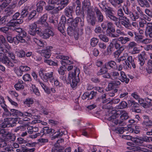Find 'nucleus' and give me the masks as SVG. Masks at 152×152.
Listing matches in <instances>:
<instances>
[{
	"instance_id": "nucleus-1",
	"label": "nucleus",
	"mask_w": 152,
	"mask_h": 152,
	"mask_svg": "<svg viewBox=\"0 0 152 152\" xmlns=\"http://www.w3.org/2000/svg\"><path fill=\"white\" fill-rule=\"evenodd\" d=\"M74 72L69 75V79L70 82L71 87L72 88H74L77 86L80 80L78 77L80 73V69L79 68L74 67Z\"/></svg>"
},
{
	"instance_id": "nucleus-2",
	"label": "nucleus",
	"mask_w": 152,
	"mask_h": 152,
	"mask_svg": "<svg viewBox=\"0 0 152 152\" xmlns=\"http://www.w3.org/2000/svg\"><path fill=\"white\" fill-rule=\"evenodd\" d=\"M40 76L44 81L47 82L49 80L52 82L54 79L53 72L45 69H41L39 72Z\"/></svg>"
},
{
	"instance_id": "nucleus-3",
	"label": "nucleus",
	"mask_w": 152,
	"mask_h": 152,
	"mask_svg": "<svg viewBox=\"0 0 152 152\" xmlns=\"http://www.w3.org/2000/svg\"><path fill=\"white\" fill-rule=\"evenodd\" d=\"M113 23L110 21L107 22V28L106 32L107 36L111 38H117L119 37V35L115 34L113 33L115 31V28L113 27Z\"/></svg>"
},
{
	"instance_id": "nucleus-4",
	"label": "nucleus",
	"mask_w": 152,
	"mask_h": 152,
	"mask_svg": "<svg viewBox=\"0 0 152 152\" xmlns=\"http://www.w3.org/2000/svg\"><path fill=\"white\" fill-rule=\"evenodd\" d=\"M12 118H6L4 119V122L0 125V134H1L2 137H5L8 132L4 129L5 128L9 127L8 125L12 126L11 124H9V119H12Z\"/></svg>"
},
{
	"instance_id": "nucleus-5",
	"label": "nucleus",
	"mask_w": 152,
	"mask_h": 152,
	"mask_svg": "<svg viewBox=\"0 0 152 152\" xmlns=\"http://www.w3.org/2000/svg\"><path fill=\"white\" fill-rule=\"evenodd\" d=\"M118 116L115 114L114 115H112L110 117H109L107 120L110 121L112 122L113 125H118L119 126H123L124 125V121L121 119H118L116 118Z\"/></svg>"
},
{
	"instance_id": "nucleus-6",
	"label": "nucleus",
	"mask_w": 152,
	"mask_h": 152,
	"mask_svg": "<svg viewBox=\"0 0 152 152\" xmlns=\"http://www.w3.org/2000/svg\"><path fill=\"white\" fill-rule=\"evenodd\" d=\"M138 62L140 66V69L142 70L143 69V66L147 58L146 55L144 51H143L138 55Z\"/></svg>"
},
{
	"instance_id": "nucleus-7",
	"label": "nucleus",
	"mask_w": 152,
	"mask_h": 152,
	"mask_svg": "<svg viewBox=\"0 0 152 152\" xmlns=\"http://www.w3.org/2000/svg\"><path fill=\"white\" fill-rule=\"evenodd\" d=\"M4 53L3 52H0V61L5 64L9 68L13 67L14 66L13 63L7 56H3Z\"/></svg>"
},
{
	"instance_id": "nucleus-8",
	"label": "nucleus",
	"mask_w": 152,
	"mask_h": 152,
	"mask_svg": "<svg viewBox=\"0 0 152 152\" xmlns=\"http://www.w3.org/2000/svg\"><path fill=\"white\" fill-rule=\"evenodd\" d=\"M57 58H59L62 59L61 61V63L62 65L65 66L66 64H71L73 63V62L69 60V57L66 56L61 55L59 54L56 56Z\"/></svg>"
},
{
	"instance_id": "nucleus-9",
	"label": "nucleus",
	"mask_w": 152,
	"mask_h": 152,
	"mask_svg": "<svg viewBox=\"0 0 152 152\" xmlns=\"http://www.w3.org/2000/svg\"><path fill=\"white\" fill-rule=\"evenodd\" d=\"M37 32L39 34V36L45 39L48 38L50 36H53L54 35L53 31L49 29H46L43 33L41 32L40 30V32L37 31Z\"/></svg>"
},
{
	"instance_id": "nucleus-10",
	"label": "nucleus",
	"mask_w": 152,
	"mask_h": 152,
	"mask_svg": "<svg viewBox=\"0 0 152 152\" xmlns=\"http://www.w3.org/2000/svg\"><path fill=\"white\" fill-rule=\"evenodd\" d=\"M5 11H8L6 13L7 15L2 18L0 16V25H4L6 22L7 16H10L12 15L15 12L12 9H9V8H7L5 10Z\"/></svg>"
},
{
	"instance_id": "nucleus-11",
	"label": "nucleus",
	"mask_w": 152,
	"mask_h": 152,
	"mask_svg": "<svg viewBox=\"0 0 152 152\" xmlns=\"http://www.w3.org/2000/svg\"><path fill=\"white\" fill-rule=\"evenodd\" d=\"M53 48L52 46H48L41 50L40 53L45 58H48L51 56L50 51Z\"/></svg>"
},
{
	"instance_id": "nucleus-12",
	"label": "nucleus",
	"mask_w": 152,
	"mask_h": 152,
	"mask_svg": "<svg viewBox=\"0 0 152 152\" xmlns=\"http://www.w3.org/2000/svg\"><path fill=\"white\" fill-rule=\"evenodd\" d=\"M69 2V0H53L51 2L53 4L60 5L59 6L62 7V9L68 4Z\"/></svg>"
},
{
	"instance_id": "nucleus-13",
	"label": "nucleus",
	"mask_w": 152,
	"mask_h": 152,
	"mask_svg": "<svg viewBox=\"0 0 152 152\" xmlns=\"http://www.w3.org/2000/svg\"><path fill=\"white\" fill-rule=\"evenodd\" d=\"M127 60L128 62H126V61H125V62L126 65L128 68L131 69V66H132L134 69H135L136 68V59H135L133 58V57L132 56H129L127 57Z\"/></svg>"
},
{
	"instance_id": "nucleus-14",
	"label": "nucleus",
	"mask_w": 152,
	"mask_h": 152,
	"mask_svg": "<svg viewBox=\"0 0 152 152\" xmlns=\"http://www.w3.org/2000/svg\"><path fill=\"white\" fill-rule=\"evenodd\" d=\"M96 94V92L93 91L90 92H86L84 93L82 96V98L83 100L87 99L88 100L94 98Z\"/></svg>"
},
{
	"instance_id": "nucleus-15",
	"label": "nucleus",
	"mask_w": 152,
	"mask_h": 152,
	"mask_svg": "<svg viewBox=\"0 0 152 152\" xmlns=\"http://www.w3.org/2000/svg\"><path fill=\"white\" fill-rule=\"evenodd\" d=\"M66 19L65 16H62L60 22L59 23L58 26V30L61 33L64 32L65 26L66 24Z\"/></svg>"
},
{
	"instance_id": "nucleus-16",
	"label": "nucleus",
	"mask_w": 152,
	"mask_h": 152,
	"mask_svg": "<svg viewBox=\"0 0 152 152\" xmlns=\"http://www.w3.org/2000/svg\"><path fill=\"white\" fill-rule=\"evenodd\" d=\"M33 42H35L38 45V48L39 49H44L48 46L47 45L46 43L40 40H39L37 38H33Z\"/></svg>"
},
{
	"instance_id": "nucleus-17",
	"label": "nucleus",
	"mask_w": 152,
	"mask_h": 152,
	"mask_svg": "<svg viewBox=\"0 0 152 152\" xmlns=\"http://www.w3.org/2000/svg\"><path fill=\"white\" fill-rule=\"evenodd\" d=\"M48 15L46 14H44L41 18L37 21V23L41 25L42 26L45 27L48 26V24L46 22L48 18Z\"/></svg>"
},
{
	"instance_id": "nucleus-18",
	"label": "nucleus",
	"mask_w": 152,
	"mask_h": 152,
	"mask_svg": "<svg viewBox=\"0 0 152 152\" xmlns=\"http://www.w3.org/2000/svg\"><path fill=\"white\" fill-rule=\"evenodd\" d=\"M94 10L96 14L97 21L98 23H101L103 21L104 16L100 10L96 7L94 8Z\"/></svg>"
},
{
	"instance_id": "nucleus-19",
	"label": "nucleus",
	"mask_w": 152,
	"mask_h": 152,
	"mask_svg": "<svg viewBox=\"0 0 152 152\" xmlns=\"http://www.w3.org/2000/svg\"><path fill=\"white\" fill-rule=\"evenodd\" d=\"M120 23L123 26H124L126 28H128L129 27L130 20L126 16H124L119 19Z\"/></svg>"
},
{
	"instance_id": "nucleus-20",
	"label": "nucleus",
	"mask_w": 152,
	"mask_h": 152,
	"mask_svg": "<svg viewBox=\"0 0 152 152\" xmlns=\"http://www.w3.org/2000/svg\"><path fill=\"white\" fill-rule=\"evenodd\" d=\"M66 70V68L64 65L61 66L58 70V73L61 75L60 77V78L64 81L66 80V75H65V71Z\"/></svg>"
},
{
	"instance_id": "nucleus-21",
	"label": "nucleus",
	"mask_w": 152,
	"mask_h": 152,
	"mask_svg": "<svg viewBox=\"0 0 152 152\" xmlns=\"http://www.w3.org/2000/svg\"><path fill=\"white\" fill-rule=\"evenodd\" d=\"M142 125L144 127V130L147 131L148 130V128L152 127V120H144L142 123Z\"/></svg>"
},
{
	"instance_id": "nucleus-22",
	"label": "nucleus",
	"mask_w": 152,
	"mask_h": 152,
	"mask_svg": "<svg viewBox=\"0 0 152 152\" xmlns=\"http://www.w3.org/2000/svg\"><path fill=\"white\" fill-rule=\"evenodd\" d=\"M116 115L118 116V115H121L120 119L124 120L128 119L129 116L128 113L125 111L123 110H118L116 112Z\"/></svg>"
},
{
	"instance_id": "nucleus-23",
	"label": "nucleus",
	"mask_w": 152,
	"mask_h": 152,
	"mask_svg": "<svg viewBox=\"0 0 152 152\" xmlns=\"http://www.w3.org/2000/svg\"><path fill=\"white\" fill-rule=\"evenodd\" d=\"M55 131L54 129L50 128L48 127H43L42 130L41 131V133H43V134L41 136H43L44 135H46V134H51L54 132Z\"/></svg>"
},
{
	"instance_id": "nucleus-24",
	"label": "nucleus",
	"mask_w": 152,
	"mask_h": 152,
	"mask_svg": "<svg viewBox=\"0 0 152 152\" xmlns=\"http://www.w3.org/2000/svg\"><path fill=\"white\" fill-rule=\"evenodd\" d=\"M107 69H116L117 68L116 64L114 61H111L106 62L104 64Z\"/></svg>"
},
{
	"instance_id": "nucleus-25",
	"label": "nucleus",
	"mask_w": 152,
	"mask_h": 152,
	"mask_svg": "<svg viewBox=\"0 0 152 152\" xmlns=\"http://www.w3.org/2000/svg\"><path fill=\"white\" fill-rule=\"evenodd\" d=\"M80 20V18L78 17H76L74 19H73V17H72L69 18L68 19V20L71 23L72 26H73L74 27H76L77 26L78 23L79 22Z\"/></svg>"
},
{
	"instance_id": "nucleus-26",
	"label": "nucleus",
	"mask_w": 152,
	"mask_h": 152,
	"mask_svg": "<svg viewBox=\"0 0 152 152\" xmlns=\"http://www.w3.org/2000/svg\"><path fill=\"white\" fill-rule=\"evenodd\" d=\"M114 49V45L113 43L111 42L107 47V50L104 51V56H107L111 55Z\"/></svg>"
},
{
	"instance_id": "nucleus-27",
	"label": "nucleus",
	"mask_w": 152,
	"mask_h": 152,
	"mask_svg": "<svg viewBox=\"0 0 152 152\" xmlns=\"http://www.w3.org/2000/svg\"><path fill=\"white\" fill-rule=\"evenodd\" d=\"M23 20L21 19V20H18L15 21L11 20L8 23V26L9 27H16L17 25L19 24H21L23 22Z\"/></svg>"
},
{
	"instance_id": "nucleus-28",
	"label": "nucleus",
	"mask_w": 152,
	"mask_h": 152,
	"mask_svg": "<svg viewBox=\"0 0 152 152\" xmlns=\"http://www.w3.org/2000/svg\"><path fill=\"white\" fill-rule=\"evenodd\" d=\"M37 82L40 85L46 93L48 94H50V91L49 88L39 79H38L37 80Z\"/></svg>"
},
{
	"instance_id": "nucleus-29",
	"label": "nucleus",
	"mask_w": 152,
	"mask_h": 152,
	"mask_svg": "<svg viewBox=\"0 0 152 152\" xmlns=\"http://www.w3.org/2000/svg\"><path fill=\"white\" fill-rule=\"evenodd\" d=\"M139 5L142 7L149 8L150 4L147 0H137Z\"/></svg>"
},
{
	"instance_id": "nucleus-30",
	"label": "nucleus",
	"mask_w": 152,
	"mask_h": 152,
	"mask_svg": "<svg viewBox=\"0 0 152 152\" xmlns=\"http://www.w3.org/2000/svg\"><path fill=\"white\" fill-rule=\"evenodd\" d=\"M82 8L83 10H86L91 8V3L89 0H84L82 2Z\"/></svg>"
},
{
	"instance_id": "nucleus-31",
	"label": "nucleus",
	"mask_w": 152,
	"mask_h": 152,
	"mask_svg": "<svg viewBox=\"0 0 152 152\" xmlns=\"http://www.w3.org/2000/svg\"><path fill=\"white\" fill-rule=\"evenodd\" d=\"M73 12V9L72 7H69L68 8H66L65 10V15L69 18L72 17V14Z\"/></svg>"
},
{
	"instance_id": "nucleus-32",
	"label": "nucleus",
	"mask_w": 152,
	"mask_h": 152,
	"mask_svg": "<svg viewBox=\"0 0 152 152\" xmlns=\"http://www.w3.org/2000/svg\"><path fill=\"white\" fill-rule=\"evenodd\" d=\"M16 56L19 58H23L26 56V53L23 50H17L15 51Z\"/></svg>"
},
{
	"instance_id": "nucleus-33",
	"label": "nucleus",
	"mask_w": 152,
	"mask_h": 152,
	"mask_svg": "<svg viewBox=\"0 0 152 152\" xmlns=\"http://www.w3.org/2000/svg\"><path fill=\"white\" fill-rule=\"evenodd\" d=\"M23 38L19 35L16 36L15 37H14V40L15 44L18 45L20 42L22 43L25 42L26 40Z\"/></svg>"
},
{
	"instance_id": "nucleus-34",
	"label": "nucleus",
	"mask_w": 152,
	"mask_h": 152,
	"mask_svg": "<svg viewBox=\"0 0 152 152\" xmlns=\"http://www.w3.org/2000/svg\"><path fill=\"white\" fill-rule=\"evenodd\" d=\"M120 74L121 78L120 79L122 82H125L126 83H128L129 81V79L127 78V76L124 72H120Z\"/></svg>"
},
{
	"instance_id": "nucleus-35",
	"label": "nucleus",
	"mask_w": 152,
	"mask_h": 152,
	"mask_svg": "<svg viewBox=\"0 0 152 152\" xmlns=\"http://www.w3.org/2000/svg\"><path fill=\"white\" fill-rule=\"evenodd\" d=\"M107 18L110 19V20L115 22V24L117 27L119 28L120 22H117L118 19L114 15V13L109 16Z\"/></svg>"
},
{
	"instance_id": "nucleus-36",
	"label": "nucleus",
	"mask_w": 152,
	"mask_h": 152,
	"mask_svg": "<svg viewBox=\"0 0 152 152\" xmlns=\"http://www.w3.org/2000/svg\"><path fill=\"white\" fill-rule=\"evenodd\" d=\"M132 141L135 143L141 146L143 142V139L142 137H134L132 139Z\"/></svg>"
},
{
	"instance_id": "nucleus-37",
	"label": "nucleus",
	"mask_w": 152,
	"mask_h": 152,
	"mask_svg": "<svg viewBox=\"0 0 152 152\" xmlns=\"http://www.w3.org/2000/svg\"><path fill=\"white\" fill-rule=\"evenodd\" d=\"M23 81L21 80H19L17 83L15 85V87L16 89L19 90L23 89L24 88V86L23 85Z\"/></svg>"
},
{
	"instance_id": "nucleus-38",
	"label": "nucleus",
	"mask_w": 152,
	"mask_h": 152,
	"mask_svg": "<svg viewBox=\"0 0 152 152\" xmlns=\"http://www.w3.org/2000/svg\"><path fill=\"white\" fill-rule=\"evenodd\" d=\"M46 3L43 1H40L37 4V10L38 12H41L43 10L42 7L45 5Z\"/></svg>"
},
{
	"instance_id": "nucleus-39",
	"label": "nucleus",
	"mask_w": 152,
	"mask_h": 152,
	"mask_svg": "<svg viewBox=\"0 0 152 152\" xmlns=\"http://www.w3.org/2000/svg\"><path fill=\"white\" fill-rule=\"evenodd\" d=\"M118 40L122 44H125L127 42L129 41L130 39L129 38L126 37H121L118 38Z\"/></svg>"
},
{
	"instance_id": "nucleus-40",
	"label": "nucleus",
	"mask_w": 152,
	"mask_h": 152,
	"mask_svg": "<svg viewBox=\"0 0 152 152\" xmlns=\"http://www.w3.org/2000/svg\"><path fill=\"white\" fill-rule=\"evenodd\" d=\"M4 110V112L3 113L2 116L4 117H10L11 116V111H10L7 108V106L3 107L2 108Z\"/></svg>"
},
{
	"instance_id": "nucleus-41",
	"label": "nucleus",
	"mask_w": 152,
	"mask_h": 152,
	"mask_svg": "<svg viewBox=\"0 0 152 152\" xmlns=\"http://www.w3.org/2000/svg\"><path fill=\"white\" fill-rule=\"evenodd\" d=\"M103 11L105 12V15L107 18L112 14H113L114 13L113 12V10L112 8L109 7H108V8H104V10Z\"/></svg>"
},
{
	"instance_id": "nucleus-42",
	"label": "nucleus",
	"mask_w": 152,
	"mask_h": 152,
	"mask_svg": "<svg viewBox=\"0 0 152 152\" xmlns=\"http://www.w3.org/2000/svg\"><path fill=\"white\" fill-rule=\"evenodd\" d=\"M107 69L105 66V65H104L97 72V75H100L107 73L108 72V70H107Z\"/></svg>"
},
{
	"instance_id": "nucleus-43",
	"label": "nucleus",
	"mask_w": 152,
	"mask_h": 152,
	"mask_svg": "<svg viewBox=\"0 0 152 152\" xmlns=\"http://www.w3.org/2000/svg\"><path fill=\"white\" fill-rule=\"evenodd\" d=\"M29 7L28 6H25L22 9L21 12V15L23 17H26L28 13V10Z\"/></svg>"
},
{
	"instance_id": "nucleus-44",
	"label": "nucleus",
	"mask_w": 152,
	"mask_h": 152,
	"mask_svg": "<svg viewBox=\"0 0 152 152\" xmlns=\"http://www.w3.org/2000/svg\"><path fill=\"white\" fill-rule=\"evenodd\" d=\"M83 30L82 28H76L74 31L75 37L77 38L79 36L81 35L83 33Z\"/></svg>"
},
{
	"instance_id": "nucleus-45",
	"label": "nucleus",
	"mask_w": 152,
	"mask_h": 152,
	"mask_svg": "<svg viewBox=\"0 0 152 152\" xmlns=\"http://www.w3.org/2000/svg\"><path fill=\"white\" fill-rule=\"evenodd\" d=\"M10 111L11 112V115L17 117L20 116V111L13 109H11Z\"/></svg>"
},
{
	"instance_id": "nucleus-46",
	"label": "nucleus",
	"mask_w": 152,
	"mask_h": 152,
	"mask_svg": "<svg viewBox=\"0 0 152 152\" xmlns=\"http://www.w3.org/2000/svg\"><path fill=\"white\" fill-rule=\"evenodd\" d=\"M120 72L113 71L111 73V79L113 80L116 79L119 76Z\"/></svg>"
},
{
	"instance_id": "nucleus-47",
	"label": "nucleus",
	"mask_w": 152,
	"mask_h": 152,
	"mask_svg": "<svg viewBox=\"0 0 152 152\" xmlns=\"http://www.w3.org/2000/svg\"><path fill=\"white\" fill-rule=\"evenodd\" d=\"M99 37L100 39L105 42H107L109 41V39L106 35L102 34H101L99 35Z\"/></svg>"
},
{
	"instance_id": "nucleus-48",
	"label": "nucleus",
	"mask_w": 152,
	"mask_h": 152,
	"mask_svg": "<svg viewBox=\"0 0 152 152\" xmlns=\"http://www.w3.org/2000/svg\"><path fill=\"white\" fill-rule=\"evenodd\" d=\"M5 137H7L8 139L12 141H15L16 138V136L14 134L10 132H8Z\"/></svg>"
},
{
	"instance_id": "nucleus-49",
	"label": "nucleus",
	"mask_w": 152,
	"mask_h": 152,
	"mask_svg": "<svg viewBox=\"0 0 152 152\" xmlns=\"http://www.w3.org/2000/svg\"><path fill=\"white\" fill-rule=\"evenodd\" d=\"M130 18H131L132 20L134 21H136V20L140 18L139 14L137 12H135L134 14L132 13Z\"/></svg>"
},
{
	"instance_id": "nucleus-50",
	"label": "nucleus",
	"mask_w": 152,
	"mask_h": 152,
	"mask_svg": "<svg viewBox=\"0 0 152 152\" xmlns=\"http://www.w3.org/2000/svg\"><path fill=\"white\" fill-rule=\"evenodd\" d=\"M40 29L39 28L35 29V30L29 29L28 32L30 35L33 36H35L36 34H37L39 35V34L37 32V31L40 32Z\"/></svg>"
},
{
	"instance_id": "nucleus-51",
	"label": "nucleus",
	"mask_w": 152,
	"mask_h": 152,
	"mask_svg": "<svg viewBox=\"0 0 152 152\" xmlns=\"http://www.w3.org/2000/svg\"><path fill=\"white\" fill-rule=\"evenodd\" d=\"M99 40L98 39L93 37L91 39L90 44L93 47L95 46L98 42Z\"/></svg>"
},
{
	"instance_id": "nucleus-52",
	"label": "nucleus",
	"mask_w": 152,
	"mask_h": 152,
	"mask_svg": "<svg viewBox=\"0 0 152 152\" xmlns=\"http://www.w3.org/2000/svg\"><path fill=\"white\" fill-rule=\"evenodd\" d=\"M33 100L31 98H28L26 99L24 102V104L29 107L30 105L34 103Z\"/></svg>"
},
{
	"instance_id": "nucleus-53",
	"label": "nucleus",
	"mask_w": 152,
	"mask_h": 152,
	"mask_svg": "<svg viewBox=\"0 0 152 152\" xmlns=\"http://www.w3.org/2000/svg\"><path fill=\"white\" fill-rule=\"evenodd\" d=\"M134 34L135 35V40L137 42L141 43L143 39V36L141 35H137L136 33L134 32Z\"/></svg>"
},
{
	"instance_id": "nucleus-54",
	"label": "nucleus",
	"mask_w": 152,
	"mask_h": 152,
	"mask_svg": "<svg viewBox=\"0 0 152 152\" xmlns=\"http://www.w3.org/2000/svg\"><path fill=\"white\" fill-rule=\"evenodd\" d=\"M86 10L87 13V18L95 17L94 12L93 11L92 9H91L90 8L89 9H87Z\"/></svg>"
},
{
	"instance_id": "nucleus-55",
	"label": "nucleus",
	"mask_w": 152,
	"mask_h": 152,
	"mask_svg": "<svg viewBox=\"0 0 152 152\" xmlns=\"http://www.w3.org/2000/svg\"><path fill=\"white\" fill-rule=\"evenodd\" d=\"M44 62L48 64L49 65H52L53 66H57L58 64L57 63L51 60L48 59H45L44 60Z\"/></svg>"
},
{
	"instance_id": "nucleus-56",
	"label": "nucleus",
	"mask_w": 152,
	"mask_h": 152,
	"mask_svg": "<svg viewBox=\"0 0 152 152\" xmlns=\"http://www.w3.org/2000/svg\"><path fill=\"white\" fill-rule=\"evenodd\" d=\"M123 9L125 13L127 15H129L130 17L132 15V12L130 11L126 5L123 7Z\"/></svg>"
},
{
	"instance_id": "nucleus-57",
	"label": "nucleus",
	"mask_w": 152,
	"mask_h": 152,
	"mask_svg": "<svg viewBox=\"0 0 152 152\" xmlns=\"http://www.w3.org/2000/svg\"><path fill=\"white\" fill-rule=\"evenodd\" d=\"M23 80L25 81H31V78L30 75L28 74H26L24 75L23 77Z\"/></svg>"
},
{
	"instance_id": "nucleus-58",
	"label": "nucleus",
	"mask_w": 152,
	"mask_h": 152,
	"mask_svg": "<svg viewBox=\"0 0 152 152\" xmlns=\"http://www.w3.org/2000/svg\"><path fill=\"white\" fill-rule=\"evenodd\" d=\"M139 102L141 104V105L145 108H148V106L145 101V99L143 100L140 99L139 100Z\"/></svg>"
},
{
	"instance_id": "nucleus-59",
	"label": "nucleus",
	"mask_w": 152,
	"mask_h": 152,
	"mask_svg": "<svg viewBox=\"0 0 152 152\" xmlns=\"http://www.w3.org/2000/svg\"><path fill=\"white\" fill-rule=\"evenodd\" d=\"M127 104L125 101H122L118 106V108L121 109H123L126 108L127 107Z\"/></svg>"
},
{
	"instance_id": "nucleus-60",
	"label": "nucleus",
	"mask_w": 152,
	"mask_h": 152,
	"mask_svg": "<svg viewBox=\"0 0 152 152\" xmlns=\"http://www.w3.org/2000/svg\"><path fill=\"white\" fill-rule=\"evenodd\" d=\"M87 20L89 22L91 25L94 26L96 23V18L95 17H91L89 18H87Z\"/></svg>"
},
{
	"instance_id": "nucleus-61",
	"label": "nucleus",
	"mask_w": 152,
	"mask_h": 152,
	"mask_svg": "<svg viewBox=\"0 0 152 152\" xmlns=\"http://www.w3.org/2000/svg\"><path fill=\"white\" fill-rule=\"evenodd\" d=\"M7 143L5 140L0 138V148L6 146Z\"/></svg>"
},
{
	"instance_id": "nucleus-62",
	"label": "nucleus",
	"mask_w": 152,
	"mask_h": 152,
	"mask_svg": "<svg viewBox=\"0 0 152 152\" xmlns=\"http://www.w3.org/2000/svg\"><path fill=\"white\" fill-rule=\"evenodd\" d=\"M32 87L33 89L34 93L37 96H39L40 95V93L38 88H36L34 85L32 84Z\"/></svg>"
},
{
	"instance_id": "nucleus-63",
	"label": "nucleus",
	"mask_w": 152,
	"mask_h": 152,
	"mask_svg": "<svg viewBox=\"0 0 152 152\" xmlns=\"http://www.w3.org/2000/svg\"><path fill=\"white\" fill-rule=\"evenodd\" d=\"M117 15L119 17V19L124 17V13L121 8H119L117 11Z\"/></svg>"
},
{
	"instance_id": "nucleus-64",
	"label": "nucleus",
	"mask_w": 152,
	"mask_h": 152,
	"mask_svg": "<svg viewBox=\"0 0 152 152\" xmlns=\"http://www.w3.org/2000/svg\"><path fill=\"white\" fill-rule=\"evenodd\" d=\"M98 46L102 50H104L106 48V45L103 42H100L98 43Z\"/></svg>"
}]
</instances>
